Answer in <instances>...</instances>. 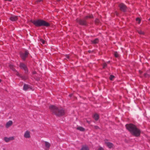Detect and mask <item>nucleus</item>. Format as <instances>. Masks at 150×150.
<instances>
[{
  "label": "nucleus",
  "instance_id": "1",
  "mask_svg": "<svg viewBox=\"0 0 150 150\" xmlns=\"http://www.w3.org/2000/svg\"><path fill=\"white\" fill-rule=\"evenodd\" d=\"M49 109L52 114L57 116H62L65 115V110L62 108L52 105L49 106Z\"/></svg>",
  "mask_w": 150,
  "mask_h": 150
},
{
  "label": "nucleus",
  "instance_id": "2",
  "mask_svg": "<svg viewBox=\"0 0 150 150\" xmlns=\"http://www.w3.org/2000/svg\"><path fill=\"white\" fill-rule=\"evenodd\" d=\"M126 127L127 129L133 135L136 137H138L140 135V130L134 125L132 124H127L126 125Z\"/></svg>",
  "mask_w": 150,
  "mask_h": 150
},
{
  "label": "nucleus",
  "instance_id": "3",
  "mask_svg": "<svg viewBox=\"0 0 150 150\" xmlns=\"http://www.w3.org/2000/svg\"><path fill=\"white\" fill-rule=\"evenodd\" d=\"M30 21L36 27L44 26L47 27L50 25L49 23L43 20L39 19L37 20H31Z\"/></svg>",
  "mask_w": 150,
  "mask_h": 150
},
{
  "label": "nucleus",
  "instance_id": "4",
  "mask_svg": "<svg viewBox=\"0 0 150 150\" xmlns=\"http://www.w3.org/2000/svg\"><path fill=\"white\" fill-rule=\"evenodd\" d=\"M76 21L80 25L86 26L88 25V22L84 18L83 19L77 18Z\"/></svg>",
  "mask_w": 150,
  "mask_h": 150
},
{
  "label": "nucleus",
  "instance_id": "5",
  "mask_svg": "<svg viewBox=\"0 0 150 150\" xmlns=\"http://www.w3.org/2000/svg\"><path fill=\"white\" fill-rule=\"evenodd\" d=\"M19 67L20 68L25 71V74H28V69L27 67L24 63H21L20 64Z\"/></svg>",
  "mask_w": 150,
  "mask_h": 150
},
{
  "label": "nucleus",
  "instance_id": "6",
  "mask_svg": "<svg viewBox=\"0 0 150 150\" xmlns=\"http://www.w3.org/2000/svg\"><path fill=\"white\" fill-rule=\"evenodd\" d=\"M29 53L27 50L25 51L24 52H21L20 53V57L22 59L25 61L26 58L28 57Z\"/></svg>",
  "mask_w": 150,
  "mask_h": 150
},
{
  "label": "nucleus",
  "instance_id": "7",
  "mask_svg": "<svg viewBox=\"0 0 150 150\" xmlns=\"http://www.w3.org/2000/svg\"><path fill=\"white\" fill-rule=\"evenodd\" d=\"M120 8V9L121 11L125 12L126 11L127 7L124 4L121 3L118 6Z\"/></svg>",
  "mask_w": 150,
  "mask_h": 150
},
{
  "label": "nucleus",
  "instance_id": "8",
  "mask_svg": "<svg viewBox=\"0 0 150 150\" xmlns=\"http://www.w3.org/2000/svg\"><path fill=\"white\" fill-rule=\"evenodd\" d=\"M105 144L108 147L109 149H111L113 147L114 145L113 144L110 142H108V140L107 139H105L104 140Z\"/></svg>",
  "mask_w": 150,
  "mask_h": 150
},
{
  "label": "nucleus",
  "instance_id": "9",
  "mask_svg": "<svg viewBox=\"0 0 150 150\" xmlns=\"http://www.w3.org/2000/svg\"><path fill=\"white\" fill-rule=\"evenodd\" d=\"M20 77L21 78L22 80L25 81L28 79L29 76L27 75V74H25L24 75H22L21 74Z\"/></svg>",
  "mask_w": 150,
  "mask_h": 150
},
{
  "label": "nucleus",
  "instance_id": "10",
  "mask_svg": "<svg viewBox=\"0 0 150 150\" xmlns=\"http://www.w3.org/2000/svg\"><path fill=\"white\" fill-rule=\"evenodd\" d=\"M10 19L13 21H16L18 20V17L17 16H12L10 18Z\"/></svg>",
  "mask_w": 150,
  "mask_h": 150
},
{
  "label": "nucleus",
  "instance_id": "11",
  "mask_svg": "<svg viewBox=\"0 0 150 150\" xmlns=\"http://www.w3.org/2000/svg\"><path fill=\"white\" fill-rule=\"evenodd\" d=\"M24 137L25 138H29L30 137V132L28 131L25 132L24 134Z\"/></svg>",
  "mask_w": 150,
  "mask_h": 150
},
{
  "label": "nucleus",
  "instance_id": "12",
  "mask_svg": "<svg viewBox=\"0 0 150 150\" xmlns=\"http://www.w3.org/2000/svg\"><path fill=\"white\" fill-rule=\"evenodd\" d=\"M85 19L87 21L88 19L93 18V16L92 14H88L86 16L84 17Z\"/></svg>",
  "mask_w": 150,
  "mask_h": 150
},
{
  "label": "nucleus",
  "instance_id": "13",
  "mask_svg": "<svg viewBox=\"0 0 150 150\" xmlns=\"http://www.w3.org/2000/svg\"><path fill=\"white\" fill-rule=\"evenodd\" d=\"M44 143L46 147L45 150H48L50 146V144L47 142H45Z\"/></svg>",
  "mask_w": 150,
  "mask_h": 150
},
{
  "label": "nucleus",
  "instance_id": "14",
  "mask_svg": "<svg viewBox=\"0 0 150 150\" xmlns=\"http://www.w3.org/2000/svg\"><path fill=\"white\" fill-rule=\"evenodd\" d=\"M13 124V122L12 121L10 120L6 123V127L8 128L10 127Z\"/></svg>",
  "mask_w": 150,
  "mask_h": 150
},
{
  "label": "nucleus",
  "instance_id": "15",
  "mask_svg": "<svg viewBox=\"0 0 150 150\" xmlns=\"http://www.w3.org/2000/svg\"><path fill=\"white\" fill-rule=\"evenodd\" d=\"M93 117L96 121H97L99 119V116L98 114L95 113L94 114Z\"/></svg>",
  "mask_w": 150,
  "mask_h": 150
},
{
  "label": "nucleus",
  "instance_id": "16",
  "mask_svg": "<svg viewBox=\"0 0 150 150\" xmlns=\"http://www.w3.org/2000/svg\"><path fill=\"white\" fill-rule=\"evenodd\" d=\"M80 150H89V149L87 146L83 145L82 146V148Z\"/></svg>",
  "mask_w": 150,
  "mask_h": 150
},
{
  "label": "nucleus",
  "instance_id": "17",
  "mask_svg": "<svg viewBox=\"0 0 150 150\" xmlns=\"http://www.w3.org/2000/svg\"><path fill=\"white\" fill-rule=\"evenodd\" d=\"M99 40L98 38H96L93 40H91V42L92 44H96L98 43L99 42Z\"/></svg>",
  "mask_w": 150,
  "mask_h": 150
},
{
  "label": "nucleus",
  "instance_id": "18",
  "mask_svg": "<svg viewBox=\"0 0 150 150\" xmlns=\"http://www.w3.org/2000/svg\"><path fill=\"white\" fill-rule=\"evenodd\" d=\"M30 88V86L29 85L27 84H25L23 86V89L25 91L27 90Z\"/></svg>",
  "mask_w": 150,
  "mask_h": 150
},
{
  "label": "nucleus",
  "instance_id": "19",
  "mask_svg": "<svg viewBox=\"0 0 150 150\" xmlns=\"http://www.w3.org/2000/svg\"><path fill=\"white\" fill-rule=\"evenodd\" d=\"M76 129L81 131H84L85 130V129L84 128L81 127H78Z\"/></svg>",
  "mask_w": 150,
  "mask_h": 150
},
{
  "label": "nucleus",
  "instance_id": "20",
  "mask_svg": "<svg viewBox=\"0 0 150 150\" xmlns=\"http://www.w3.org/2000/svg\"><path fill=\"white\" fill-rule=\"evenodd\" d=\"M137 31L138 33L140 34H141V35L144 34V32L141 30H137Z\"/></svg>",
  "mask_w": 150,
  "mask_h": 150
},
{
  "label": "nucleus",
  "instance_id": "21",
  "mask_svg": "<svg viewBox=\"0 0 150 150\" xmlns=\"http://www.w3.org/2000/svg\"><path fill=\"white\" fill-rule=\"evenodd\" d=\"M9 67L12 70H13L14 71H15L16 70L13 65H10L9 66Z\"/></svg>",
  "mask_w": 150,
  "mask_h": 150
},
{
  "label": "nucleus",
  "instance_id": "22",
  "mask_svg": "<svg viewBox=\"0 0 150 150\" xmlns=\"http://www.w3.org/2000/svg\"><path fill=\"white\" fill-rule=\"evenodd\" d=\"M95 23L96 25H98L100 23V21L98 19L96 18L95 21Z\"/></svg>",
  "mask_w": 150,
  "mask_h": 150
},
{
  "label": "nucleus",
  "instance_id": "23",
  "mask_svg": "<svg viewBox=\"0 0 150 150\" xmlns=\"http://www.w3.org/2000/svg\"><path fill=\"white\" fill-rule=\"evenodd\" d=\"M15 71V74L18 77H20L21 74H20L18 71H17L16 70H15L14 71Z\"/></svg>",
  "mask_w": 150,
  "mask_h": 150
},
{
  "label": "nucleus",
  "instance_id": "24",
  "mask_svg": "<svg viewBox=\"0 0 150 150\" xmlns=\"http://www.w3.org/2000/svg\"><path fill=\"white\" fill-rule=\"evenodd\" d=\"M4 140L6 142H8L10 141L9 138L7 137H5L4 138Z\"/></svg>",
  "mask_w": 150,
  "mask_h": 150
},
{
  "label": "nucleus",
  "instance_id": "25",
  "mask_svg": "<svg viewBox=\"0 0 150 150\" xmlns=\"http://www.w3.org/2000/svg\"><path fill=\"white\" fill-rule=\"evenodd\" d=\"M114 78H115V76H114L112 75H110V76L109 79L110 80L112 81L113 80V79Z\"/></svg>",
  "mask_w": 150,
  "mask_h": 150
},
{
  "label": "nucleus",
  "instance_id": "26",
  "mask_svg": "<svg viewBox=\"0 0 150 150\" xmlns=\"http://www.w3.org/2000/svg\"><path fill=\"white\" fill-rule=\"evenodd\" d=\"M114 55L116 57H119V54H118L117 52H114Z\"/></svg>",
  "mask_w": 150,
  "mask_h": 150
},
{
  "label": "nucleus",
  "instance_id": "27",
  "mask_svg": "<svg viewBox=\"0 0 150 150\" xmlns=\"http://www.w3.org/2000/svg\"><path fill=\"white\" fill-rule=\"evenodd\" d=\"M44 0H37L35 1V4H38V3L40 2H43Z\"/></svg>",
  "mask_w": 150,
  "mask_h": 150
},
{
  "label": "nucleus",
  "instance_id": "28",
  "mask_svg": "<svg viewBox=\"0 0 150 150\" xmlns=\"http://www.w3.org/2000/svg\"><path fill=\"white\" fill-rule=\"evenodd\" d=\"M103 68L105 69V67L107 66V64L106 63H104L103 64Z\"/></svg>",
  "mask_w": 150,
  "mask_h": 150
},
{
  "label": "nucleus",
  "instance_id": "29",
  "mask_svg": "<svg viewBox=\"0 0 150 150\" xmlns=\"http://www.w3.org/2000/svg\"><path fill=\"white\" fill-rule=\"evenodd\" d=\"M136 21H138V23L139 24L140 23V21H141V20L139 18H137L136 19Z\"/></svg>",
  "mask_w": 150,
  "mask_h": 150
},
{
  "label": "nucleus",
  "instance_id": "30",
  "mask_svg": "<svg viewBox=\"0 0 150 150\" xmlns=\"http://www.w3.org/2000/svg\"><path fill=\"white\" fill-rule=\"evenodd\" d=\"M9 138V141L11 140H13V139H14V137H10L9 138Z\"/></svg>",
  "mask_w": 150,
  "mask_h": 150
},
{
  "label": "nucleus",
  "instance_id": "31",
  "mask_svg": "<svg viewBox=\"0 0 150 150\" xmlns=\"http://www.w3.org/2000/svg\"><path fill=\"white\" fill-rule=\"evenodd\" d=\"M40 41H41V42H42V44H45V40L42 39L40 40Z\"/></svg>",
  "mask_w": 150,
  "mask_h": 150
},
{
  "label": "nucleus",
  "instance_id": "32",
  "mask_svg": "<svg viewBox=\"0 0 150 150\" xmlns=\"http://www.w3.org/2000/svg\"><path fill=\"white\" fill-rule=\"evenodd\" d=\"M84 121H86L88 124H90L91 123V122L90 121H88L87 119H85Z\"/></svg>",
  "mask_w": 150,
  "mask_h": 150
},
{
  "label": "nucleus",
  "instance_id": "33",
  "mask_svg": "<svg viewBox=\"0 0 150 150\" xmlns=\"http://www.w3.org/2000/svg\"><path fill=\"white\" fill-rule=\"evenodd\" d=\"M94 127L95 129H99V127L98 126H94Z\"/></svg>",
  "mask_w": 150,
  "mask_h": 150
},
{
  "label": "nucleus",
  "instance_id": "34",
  "mask_svg": "<svg viewBox=\"0 0 150 150\" xmlns=\"http://www.w3.org/2000/svg\"><path fill=\"white\" fill-rule=\"evenodd\" d=\"M98 150H104L103 148L101 147H99L98 148Z\"/></svg>",
  "mask_w": 150,
  "mask_h": 150
},
{
  "label": "nucleus",
  "instance_id": "35",
  "mask_svg": "<svg viewBox=\"0 0 150 150\" xmlns=\"http://www.w3.org/2000/svg\"><path fill=\"white\" fill-rule=\"evenodd\" d=\"M36 73H37V72H36V71H33V72H32V74H36Z\"/></svg>",
  "mask_w": 150,
  "mask_h": 150
},
{
  "label": "nucleus",
  "instance_id": "36",
  "mask_svg": "<svg viewBox=\"0 0 150 150\" xmlns=\"http://www.w3.org/2000/svg\"><path fill=\"white\" fill-rule=\"evenodd\" d=\"M66 57H67V59H69V56H68V55H67L66 56Z\"/></svg>",
  "mask_w": 150,
  "mask_h": 150
},
{
  "label": "nucleus",
  "instance_id": "37",
  "mask_svg": "<svg viewBox=\"0 0 150 150\" xmlns=\"http://www.w3.org/2000/svg\"><path fill=\"white\" fill-rule=\"evenodd\" d=\"M115 13H116L117 16L118 15L119 13H117V12H116Z\"/></svg>",
  "mask_w": 150,
  "mask_h": 150
},
{
  "label": "nucleus",
  "instance_id": "38",
  "mask_svg": "<svg viewBox=\"0 0 150 150\" xmlns=\"http://www.w3.org/2000/svg\"><path fill=\"white\" fill-rule=\"evenodd\" d=\"M5 1H12V0H5Z\"/></svg>",
  "mask_w": 150,
  "mask_h": 150
},
{
  "label": "nucleus",
  "instance_id": "39",
  "mask_svg": "<svg viewBox=\"0 0 150 150\" xmlns=\"http://www.w3.org/2000/svg\"><path fill=\"white\" fill-rule=\"evenodd\" d=\"M88 52L89 53H90L91 52V50H89V51H88Z\"/></svg>",
  "mask_w": 150,
  "mask_h": 150
},
{
  "label": "nucleus",
  "instance_id": "40",
  "mask_svg": "<svg viewBox=\"0 0 150 150\" xmlns=\"http://www.w3.org/2000/svg\"><path fill=\"white\" fill-rule=\"evenodd\" d=\"M39 78H37L36 79V80H39Z\"/></svg>",
  "mask_w": 150,
  "mask_h": 150
},
{
  "label": "nucleus",
  "instance_id": "41",
  "mask_svg": "<svg viewBox=\"0 0 150 150\" xmlns=\"http://www.w3.org/2000/svg\"><path fill=\"white\" fill-rule=\"evenodd\" d=\"M139 73H141H141H142V71H140H140H139Z\"/></svg>",
  "mask_w": 150,
  "mask_h": 150
},
{
  "label": "nucleus",
  "instance_id": "42",
  "mask_svg": "<svg viewBox=\"0 0 150 150\" xmlns=\"http://www.w3.org/2000/svg\"><path fill=\"white\" fill-rule=\"evenodd\" d=\"M61 0H57V1L58 2L59 1Z\"/></svg>",
  "mask_w": 150,
  "mask_h": 150
},
{
  "label": "nucleus",
  "instance_id": "43",
  "mask_svg": "<svg viewBox=\"0 0 150 150\" xmlns=\"http://www.w3.org/2000/svg\"><path fill=\"white\" fill-rule=\"evenodd\" d=\"M71 95H71V94H70V95H69V96H71Z\"/></svg>",
  "mask_w": 150,
  "mask_h": 150
},
{
  "label": "nucleus",
  "instance_id": "44",
  "mask_svg": "<svg viewBox=\"0 0 150 150\" xmlns=\"http://www.w3.org/2000/svg\"><path fill=\"white\" fill-rule=\"evenodd\" d=\"M146 74H144V76H146Z\"/></svg>",
  "mask_w": 150,
  "mask_h": 150
},
{
  "label": "nucleus",
  "instance_id": "45",
  "mask_svg": "<svg viewBox=\"0 0 150 150\" xmlns=\"http://www.w3.org/2000/svg\"><path fill=\"white\" fill-rule=\"evenodd\" d=\"M149 21L150 22V18L149 19Z\"/></svg>",
  "mask_w": 150,
  "mask_h": 150
},
{
  "label": "nucleus",
  "instance_id": "46",
  "mask_svg": "<svg viewBox=\"0 0 150 150\" xmlns=\"http://www.w3.org/2000/svg\"><path fill=\"white\" fill-rule=\"evenodd\" d=\"M1 82V80L0 79V83Z\"/></svg>",
  "mask_w": 150,
  "mask_h": 150
}]
</instances>
